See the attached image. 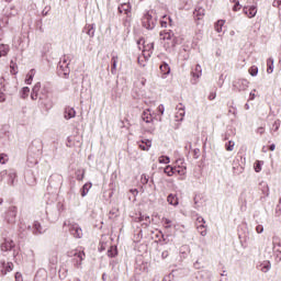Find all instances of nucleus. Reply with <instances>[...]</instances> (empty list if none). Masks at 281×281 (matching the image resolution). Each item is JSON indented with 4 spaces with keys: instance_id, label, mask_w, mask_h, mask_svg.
I'll list each match as a JSON object with an SVG mask.
<instances>
[{
    "instance_id": "nucleus-1",
    "label": "nucleus",
    "mask_w": 281,
    "mask_h": 281,
    "mask_svg": "<svg viewBox=\"0 0 281 281\" xmlns=\"http://www.w3.org/2000/svg\"><path fill=\"white\" fill-rule=\"evenodd\" d=\"M32 100H38L41 106H44L47 111L52 109V101H49V88H41V82L34 85L31 92Z\"/></svg>"
},
{
    "instance_id": "nucleus-53",
    "label": "nucleus",
    "mask_w": 281,
    "mask_h": 281,
    "mask_svg": "<svg viewBox=\"0 0 281 281\" xmlns=\"http://www.w3.org/2000/svg\"><path fill=\"white\" fill-rule=\"evenodd\" d=\"M57 210L60 214V212H64L65 211V205L63 203H57Z\"/></svg>"
},
{
    "instance_id": "nucleus-22",
    "label": "nucleus",
    "mask_w": 281,
    "mask_h": 281,
    "mask_svg": "<svg viewBox=\"0 0 281 281\" xmlns=\"http://www.w3.org/2000/svg\"><path fill=\"white\" fill-rule=\"evenodd\" d=\"M15 179H16V171L10 170L7 178L8 186H14Z\"/></svg>"
},
{
    "instance_id": "nucleus-40",
    "label": "nucleus",
    "mask_w": 281,
    "mask_h": 281,
    "mask_svg": "<svg viewBox=\"0 0 281 281\" xmlns=\"http://www.w3.org/2000/svg\"><path fill=\"white\" fill-rule=\"evenodd\" d=\"M158 162L159 164H169L170 162V157H168V156H160L158 158Z\"/></svg>"
},
{
    "instance_id": "nucleus-52",
    "label": "nucleus",
    "mask_w": 281,
    "mask_h": 281,
    "mask_svg": "<svg viewBox=\"0 0 281 281\" xmlns=\"http://www.w3.org/2000/svg\"><path fill=\"white\" fill-rule=\"evenodd\" d=\"M15 281H23V274L21 272L15 273Z\"/></svg>"
},
{
    "instance_id": "nucleus-3",
    "label": "nucleus",
    "mask_w": 281,
    "mask_h": 281,
    "mask_svg": "<svg viewBox=\"0 0 281 281\" xmlns=\"http://www.w3.org/2000/svg\"><path fill=\"white\" fill-rule=\"evenodd\" d=\"M142 25L145 30H155L157 25V15H155V12L147 11L142 18Z\"/></svg>"
},
{
    "instance_id": "nucleus-34",
    "label": "nucleus",
    "mask_w": 281,
    "mask_h": 281,
    "mask_svg": "<svg viewBox=\"0 0 281 281\" xmlns=\"http://www.w3.org/2000/svg\"><path fill=\"white\" fill-rule=\"evenodd\" d=\"M262 166H265V161L262 160H257L254 165L255 172H261Z\"/></svg>"
},
{
    "instance_id": "nucleus-15",
    "label": "nucleus",
    "mask_w": 281,
    "mask_h": 281,
    "mask_svg": "<svg viewBox=\"0 0 281 281\" xmlns=\"http://www.w3.org/2000/svg\"><path fill=\"white\" fill-rule=\"evenodd\" d=\"M119 12L120 14H131V3L130 2H122L120 5H119Z\"/></svg>"
},
{
    "instance_id": "nucleus-61",
    "label": "nucleus",
    "mask_w": 281,
    "mask_h": 281,
    "mask_svg": "<svg viewBox=\"0 0 281 281\" xmlns=\"http://www.w3.org/2000/svg\"><path fill=\"white\" fill-rule=\"evenodd\" d=\"M160 25L161 27H168V22H166L165 20H161Z\"/></svg>"
},
{
    "instance_id": "nucleus-63",
    "label": "nucleus",
    "mask_w": 281,
    "mask_h": 281,
    "mask_svg": "<svg viewBox=\"0 0 281 281\" xmlns=\"http://www.w3.org/2000/svg\"><path fill=\"white\" fill-rule=\"evenodd\" d=\"M142 87H145L146 86V78H140L139 80Z\"/></svg>"
},
{
    "instance_id": "nucleus-43",
    "label": "nucleus",
    "mask_w": 281,
    "mask_h": 281,
    "mask_svg": "<svg viewBox=\"0 0 281 281\" xmlns=\"http://www.w3.org/2000/svg\"><path fill=\"white\" fill-rule=\"evenodd\" d=\"M10 171L8 170H2L0 172V181H5V178L8 179V175H9Z\"/></svg>"
},
{
    "instance_id": "nucleus-37",
    "label": "nucleus",
    "mask_w": 281,
    "mask_h": 281,
    "mask_svg": "<svg viewBox=\"0 0 281 281\" xmlns=\"http://www.w3.org/2000/svg\"><path fill=\"white\" fill-rule=\"evenodd\" d=\"M235 146H236V143H234V140H228L225 144V148H226V150H228V153H232V150H234Z\"/></svg>"
},
{
    "instance_id": "nucleus-55",
    "label": "nucleus",
    "mask_w": 281,
    "mask_h": 281,
    "mask_svg": "<svg viewBox=\"0 0 281 281\" xmlns=\"http://www.w3.org/2000/svg\"><path fill=\"white\" fill-rule=\"evenodd\" d=\"M164 41H170V38H172V34L170 33H165L164 36H162Z\"/></svg>"
},
{
    "instance_id": "nucleus-16",
    "label": "nucleus",
    "mask_w": 281,
    "mask_h": 281,
    "mask_svg": "<svg viewBox=\"0 0 281 281\" xmlns=\"http://www.w3.org/2000/svg\"><path fill=\"white\" fill-rule=\"evenodd\" d=\"M65 120H72V117H76V110L71 106H67L64 112Z\"/></svg>"
},
{
    "instance_id": "nucleus-49",
    "label": "nucleus",
    "mask_w": 281,
    "mask_h": 281,
    "mask_svg": "<svg viewBox=\"0 0 281 281\" xmlns=\"http://www.w3.org/2000/svg\"><path fill=\"white\" fill-rule=\"evenodd\" d=\"M140 181H142V183H143L144 186H146V183H148V176L142 175V176H140Z\"/></svg>"
},
{
    "instance_id": "nucleus-31",
    "label": "nucleus",
    "mask_w": 281,
    "mask_h": 281,
    "mask_svg": "<svg viewBox=\"0 0 281 281\" xmlns=\"http://www.w3.org/2000/svg\"><path fill=\"white\" fill-rule=\"evenodd\" d=\"M108 256L109 258H115V256H117V247L111 246L108 250Z\"/></svg>"
},
{
    "instance_id": "nucleus-59",
    "label": "nucleus",
    "mask_w": 281,
    "mask_h": 281,
    "mask_svg": "<svg viewBox=\"0 0 281 281\" xmlns=\"http://www.w3.org/2000/svg\"><path fill=\"white\" fill-rule=\"evenodd\" d=\"M198 223H200V225H205V218L202 216L198 217Z\"/></svg>"
},
{
    "instance_id": "nucleus-21",
    "label": "nucleus",
    "mask_w": 281,
    "mask_h": 281,
    "mask_svg": "<svg viewBox=\"0 0 281 281\" xmlns=\"http://www.w3.org/2000/svg\"><path fill=\"white\" fill-rule=\"evenodd\" d=\"M13 269H14V263H12V262L3 263L1 273H2V276H8V273H10V271H12Z\"/></svg>"
},
{
    "instance_id": "nucleus-27",
    "label": "nucleus",
    "mask_w": 281,
    "mask_h": 281,
    "mask_svg": "<svg viewBox=\"0 0 281 281\" xmlns=\"http://www.w3.org/2000/svg\"><path fill=\"white\" fill-rule=\"evenodd\" d=\"M34 76H36V70L31 69L27 75H26V79H25V83L26 85H32V80H34Z\"/></svg>"
},
{
    "instance_id": "nucleus-50",
    "label": "nucleus",
    "mask_w": 281,
    "mask_h": 281,
    "mask_svg": "<svg viewBox=\"0 0 281 281\" xmlns=\"http://www.w3.org/2000/svg\"><path fill=\"white\" fill-rule=\"evenodd\" d=\"M5 90H0V102H5Z\"/></svg>"
},
{
    "instance_id": "nucleus-44",
    "label": "nucleus",
    "mask_w": 281,
    "mask_h": 281,
    "mask_svg": "<svg viewBox=\"0 0 281 281\" xmlns=\"http://www.w3.org/2000/svg\"><path fill=\"white\" fill-rule=\"evenodd\" d=\"M279 130H280V120H277V121H274L271 131H273L276 133Z\"/></svg>"
},
{
    "instance_id": "nucleus-30",
    "label": "nucleus",
    "mask_w": 281,
    "mask_h": 281,
    "mask_svg": "<svg viewBox=\"0 0 281 281\" xmlns=\"http://www.w3.org/2000/svg\"><path fill=\"white\" fill-rule=\"evenodd\" d=\"M223 25H225V20H218L215 23V32H217L218 34H221V32H223Z\"/></svg>"
},
{
    "instance_id": "nucleus-60",
    "label": "nucleus",
    "mask_w": 281,
    "mask_h": 281,
    "mask_svg": "<svg viewBox=\"0 0 281 281\" xmlns=\"http://www.w3.org/2000/svg\"><path fill=\"white\" fill-rule=\"evenodd\" d=\"M257 133H258L259 135H263V134H265V127H258V128H257Z\"/></svg>"
},
{
    "instance_id": "nucleus-11",
    "label": "nucleus",
    "mask_w": 281,
    "mask_h": 281,
    "mask_svg": "<svg viewBox=\"0 0 281 281\" xmlns=\"http://www.w3.org/2000/svg\"><path fill=\"white\" fill-rule=\"evenodd\" d=\"M58 76L61 78H68L69 77V64H58Z\"/></svg>"
},
{
    "instance_id": "nucleus-33",
    "label": "nucleus",
    "mask_w": 281,
    "mask_h": 281,
    "mask_svg": "<svg viewBox=\"0 0 281 281\" xmlns=\"http://www.w3.org/2000/svg\"><path fill=\"white\" fill-rule=\"evenodd\" d=\"M267 74H273V58L270 57L267 59Z\"/></svg>"
},
{
    "instance_id": "nucleus-23",
    "label": "nucleus",
    "mask_w": 281,
    "mask_h": 281,
    "mask_svg": "<svg viewBox=\"0 0 281 281\" xmlns=\"http://www.w3.org/2000/svg\"><path fill=\"white\" fill-rule=\"evenodd\" d=\"M176 164L181 165V166L178 167L179 169L176 168L177 175H180L181 177H183V175H186V166H183V159H178L176 161Z\"/></svg>"
},
{
    "instance_id": "nucleus-48",
    "label": "nucleus",
    "mask_w": 281,
    "mask_h": 281,
    "mask_svg": "<svg viewBox=\"0 0 281 281\" xmlns=\"http://www.w3.org/2000/svg\"><path fill=\"white\" fill-rule=\"evenodd\" d=\"M256 232H257V234H262V232H265V226L258 224V225L256 226Z\"/></svg>"
},
{
    "instance_id": "nucleus-47",
    "label": "nucleus",
    "mask_w": 281,
    "mask_h": 281,
    "mask_svg": "<svg viewBox=\"0 0 281 281\" xmlns=\"http://www.w3.org/2000/svg\"><path fill=\"white\" fill-rule=\"evenodd\" d=\"M5 79L3 77L0 78V91H5Z\"/></svg>"
},
{
    "instance_id": "nucleus-56",
    "label": "nucleus",
    "mask_w": 281,
    "mask_h": 281,
    "mask_svg": "<svg viewBox=\"0 0 281 281\" xmlns=\"http://www.w3.org/2000/svg\"><path fill=\"white\" fill-rule=\"evenodd\" d=\"M273 8H280L281 5V0H274L272 3Z\"/></svg>"
},
{
    "instance_id": "nucleus-19",
    "label": "nucleus",
    "mask_w": 281,
    "mask_h": 281,
    "mask_svg": "<svg viewBox=\"0 0 281 281\" xmlns=\"http://www.w3.org/2000/svg\"><path fill=\"white\" fill-rule=\"evenodd\" d=\"M193 14L195 19H198V21H201V19L205 16V9H203L202 7H196Z\"/></svg>"
},
{
    "instance_id": "nucleus-38",
    "label": "nucleus",
    "mask_w": 281,
    "mask_h": 281,
    "mask_svg": "<svg viewBox=\"0 0 281 281\" xmlns=\"http://www.w3.org/2000/svg\"><path fill=\"white\" fill-rule=\"evenodd\" d=\"M27 95H30V88L29 87L22 88L21 98H23V100H25V98H27Z\"/></svg>"
},
{
    "instance_id": "nucleus-20",
    "label": "nucleus",
    "mask_w": 281,
    "mask_h": 281,
    "mask_svg": "<svg viewBox=\"0 0 281 281\" xmlns=\"http://www.w3.org/2000/svg\"><path fill=\"white\" fill-rule=\"evenodd\" d=\"M137 223H144L146 227L150 225V216L139 214L138 217H136Z\"/></svg>"
},
{
    "instance_id": "nucleus-25",
    "label": "nucleus",
    "mask_w": 281,
    "mask_h": 281,
    "mask_svg": "<svg viewBox=\"0 0 281 281\" xmlns=\"http://www.w3.org/2000/svg\"><path fill=\"white\" fill-rule=\"evenodd\" d=\"M259 269L260 271H262V273H268V271H271V262L263 261L262 263H260Z\"/></svg>"
},
{
    "instance_id": "nucleus-58",
    "label": "nucleus",
    "mask_w": 281,
    "mask_h": 281,
    "mask_svg": "<svg viewBox=\"0 0 281 281\" xmlns=\"http://www.w3.org/2000/svg\"><path fill=\"white\" fill-rule=\"evenodd\" d=\"M209 100H216V92H211L209 94Z\"/></svg>"
},
{
    "instance_id": "nucleus-18",
    "label": "nucleus",
    "mask_w": 281,
    "mask_h": 281,
    "mask_svg": "<svg viewBox=\"0 0 281 281\" xmlns=\"http://www.w3.org/2000/svg\"><path fill=\"white\" fill-rule=\"evenodd\" d=\"M167 203H169V205H173V207H177V205H179V198L177 196V194L170 193L167 196Z\"/></svg>"
},
{
    "instance_id": "nucleus-24",
    "label": "nucleus",
    "mask_w": 281,
    "mask_h": 281,
    "mask_svg": "<svg viewBox=\"0 0 281 281\" xmlns=\"http://www.w3.org/2000/svg\"><path fill=\"white\" fill-rule=\"evenodd\" d=\"M111 63H112L111 74L115 76V74H117V55L112 56Z\"/></svg>"
},
{
    "instance_id": "nucleus-57",
    "label": "nucleus",
    "mask_w": 281,
    "mask_h": 281,
    "mask_svg": "<svg viewBox=\"0 0 281 281\" xmlns=\"http://www.w3.org/2000/svg\"><path fill=\"white\" fill-rule=\"evenodd\" d=\"M60 65H69V61L67 60V57H64L59 61Z\"/></svg>"
},
{
    "instance_id": "nucleus-54",
    "label": "nucleus",
    "mask_w": 281,
    "mask_h": 281,
    "mask_svg": "<svg viewBox=\"0 0 281 281\" xmlns=\"http://www.w3.org/2000/svg\"><path fill=\"white\" fill-rule=\"evenodd\" d=\"M166 111V108L164 106V104L158 105V112L164 115V112Z\"/></svg>"
},
{
    "instance_id": "nucleus-36",
    "label": "nucleus",
    "mask_w": 281,
    "mask_h": 281,
    "mask_svg": "<svg viewBox=\"0 0 281 281\" xmlns=\"http://www.w3.org/2000/svg\"><path fill=\"white\" fill-rule=\"evenodd\" d=\"M198 232L202 236H207V229H205V225L204 224L198 225Z\"/></svg>"
},
{
    "instance_id": "nucleus-17",
    "label": "nucleus",
    "mask_w": 281,
    "mask_h": 281,
    "mask_svg": "<svg viewBox=\"0 0 281 281\" xmlns=\"http://www.w3.org/2000/svg\"><path fill=\"white\" fill-rule=\"evenodd\" d=\"M151 146H153V140L150 139L138 142V147L140 148V150H150Z\"/></svg>"
},
{
    "instance_id": "nucleus-64",
    "label": "nucleus",
    "mask_w": 281,
    "mask_h": 281,
    "mask_svg": "<svg viewBox=\"0 0 281 281\" xmlns=\"http://www.w3.org/2000/svg\"><path fill=\"white\" fill-rule=\"evenodd\" d=\"M249 100H256V93L250 92V98H249Z\"/></svg>"
},
{
    "instance_id": "nucleus-2",
    "label": "nucleus",
    "mask_w": 281,
    "mask_h": 281,
    "mask_svg": "<svg viewBox=\"0 0 281 281\" xmlns=\"http://www.w3.org/2000/svg\"><path fill=\"white\" fill-rule=\"evenodd\" d=\"M139 43H143V56L138 57V64L140 67H144L146 65V61L144 60H148V58L153 56V50L155 49V43L143 41V40H140L138 44Z\"/></svg>"
},
{
    "instance_id": "nucleus-42",
    "label": "nucleus",
    "mask_w": 281,
    "mask_h": 281,
    "mask_svg": "<svg viewBox=\"0 0 281 281\" xmlns=\"http://www.w3.org/2000/svg\"><path fill=\"white\" fill-rule=\"evenodd\" d=\"M249 74L252 77L258 76V67H256V66L250 67L249 68Z\"/></svg>"
},
{
    "instance_id": "nucleus-39",
    "label": "nucleus",
    "mask_w": 281,
    "mask_h": 281,
    "mask_svg": "<svg viewBox=\"0 0 281 281\" xmlns=\"http://www.w3.org/2000/svg\"><path fill=\"white\" fill-rule=\"evenodd\" d=\"M88 36L93 38L95 36V29H93V25H88V31H87Z\"/></svg>"
},
{
    "instance_id": "nucleus-28",
    "label": "nucleus",
    "mask_w": 281,
    "mask_h": 281,
    "mask_svg": "<svg viewBox=\"0 0 281 281\" xmlns=\"http://www.w3.org/2000/svg\"><path fill=\"white\" fill-rule=\"evenodd\" d=\"M92 186L93 184L91 182H87L86 184H83V187L81 188V196H87V194H89V190H91Z\"/></svg>"
},
{
    "instance_id": "nucleus-14",
    "label": "nucleus",
    "mask_w": 281,
    "mask_h": 281,
    "mask_svg": "<svg viewBox=\"0 0 281 281\" xmlns=\"http://www.w3.org/2000/svg\"><path fill=\"white\" fill-rule=\"evenodd\" d=\"M244 14H246L248 19H254V16L258 14V9L256 8V5L244 7Z\"/></svg>"
},
{
    "instance_id": "nucleus-41",
    "label": "nucleus",
    "mask_w": 281,
    "mask_h": 281,
    "mask_svg": "<svg viewBox=\"0 0 281 281\" xmlns=\"http://www.w3.org/2000/svg\"><path fill=\"white\" fill-rule=\"evenodd\" d=\"M162 223L166 229H170V227H172V221H170L169 218H164Z\"/></svg>"
},
{
    "instance_id": "nucleus-29",
    "label": "nucleus",
    "mask_w": 281,
    "mask_h": 281,
    "mask_svg": "<svg viewBox=\"0 0 281 281\" xmlns=\"http://www.w3.org/2000/svg\"><path fill=\"white\" fill-rule=\"evenodd\" d=\"M164 172L167 177H172V175L177 172V168H173L172 166L168 165L167 167H165Z\"/></svg>"
},
{
    "instance_id": "nucleus-5",
    "label": "nucleus",
    "mask_w": 281,
    "mask_h": 281,
    "mask_svg": "<svg viewBox=\"0 0 281 281\" xmlns=\"http://www.w3.org/2000/svg\"><path fill=\"white\" fill-rule=\"evenodd\" d=\"M64 227H68L69 233L71 234V236H74V238L82 237V228L80 227V225L66 221L64 222Z\"/></svg>"
},
{
    "instance_id": "nucleus-7",
    "label": "nucleus",
    "mask_w": 281,
    "mask_h": 281,
    "mask_svg": "<svg viewBox=\"0 0 281 281\" xmlns=\"http://www.w3.org/2000/svg\"><path fill=\"white\" fill-rule=\"evenodd\" d=\"M27 229H32L35 236H38V234H45V232H47V228L43 227V225H41V222H34L33 227L29 225Z\"/></svg>"
},
{
    "instance_id": "nucleus-62",
    "label": "nucleus",
    "mask_w": 281,
    "mask_h": 281,
    "mask_svg": "<svg viewBox=\"0 0 281 281\" xmlns=\"http://www.w3.org/2000/svg\"><path fill=\"white\" fill-rule=\"evenodd\" d=\"M169 254L168 250L162 251L161 258H168Z\"/></svg>"
},
{
    "instance_id": "nucleus-26",
    "label": "nucleus",
    "mask_w": 281,
    "mask_h": 281,
    "mask_svg": "<svg viewBox=\"0 0 281 281\" xmlns=\"http://www.w3.org/2000/svg\"><path fill=\"white\" fill-rule=\"evenodd\" d=\"M10 52V46L8 44H0V58H3V56H8Z\"/></svg>"
},
{
    "instance_id": "nucleus-4",
    "label": "nucleus",
    "mask_w": 281,
    "mask_h": 281,
    "mask_svg": "<svg viewBox=\"0 0 281 281\" xmlns=\"http://www.w3.org/2000/svg\"><path fill=\"white\" fill-rule=\"evenodd\" d=\"M142 120L143 122H145V124H149V126L147 127V133H155L156 127H155V117H153V113H150V109L145 110L142 113Z\"/></svg>"
},
{
    "instance_id": "nucleus-32",
    "label": "nucleus",
    "mask_w": 281,
    "mask_h": 281,
    "mask_svg": "<svg viewBox=\"0 0 281 281\" xmlns=\"http://www.w3.org/2000/svg\"><path fill=\"white\" fill-rule=\"evenodd\" d=\"M160 71L165 76H168L170 74V66L168 64L164 63L162 65H160Z\"/></svg>"
},
{
    "instance_id": "nucleus-12",
    "label": "nucleus",
    "mask_w": 281,
    "mask_h": 281,
    "mask_svg": "<svg viewBox=\"0 0 281 281\" xmlns=\"http://www.w3.org/2000/svg\"><path fill=\"white\" fill-rule=\"evenodd\" d=\"M0 247H1V251H12V249H14L15 247V244H14V240L10 238H5Z\"/></svg>"
},
{
    "instance_id": "nucleus-10",
    "label": "nucleus",
    "mask_w": 281,
    "mask_h": 281,
    "mask_svg": "<svg viewBox=\"0 0 281 281\" xmlns=\"http://www.w3.org/2000/svg\"><path fill=\"white\" fill-rule=\"evenodd\" d=\"M176 111V122H183V117H186V106L180 103L179 105H177Z\"/></svg>"
},
{
    "instance_id": "nucleus-45",
    "label": "nucleus",
    "mask_w": 281,
    "mask_h": 281,
    "mask_svg": "<svg viewBox=\"0 0 281 281\" xmlns=\"http://www.w3.org/2000/svg\"><path fill=\"white\" fill-rule=\"evenodd\" d=\"M76 175H77V181H82V179H85V170L82 171L78 170Z\"/></svg>"
},
{
    "instance_id": "nucleus-8",
    "label": "nucleus",
    "mask_w": 281,
    "mask_h": 281,
    "mask_svg": "<svg viewBox=\"0 0 281 281\" xmlns=\"http://www.w3.org/2000/svg\"><path fill=\"white\" fill-rule=\"evenodd\" d=\"M233 87L237 91H246V89H248L249 87V81H247L246 79H238L234 82Z\"/></svg>"
},
{
    "instance_id": "nucleus-9",
    "label": "nucleus",
    "mask_w": 281,
    "mask_h": 281,
    "mask_svg": "<svg viewBox=\"0 0 281 281\" xmlns=\"http://www.w3.org/2000/svg\"><path fill=\"white\" fill-rule=\"evenodd\" d=\"M74 262L76 269H81L82 267V260H85V252L83 251H75L74 254Z\"/></svg>"
},
{
    "instance_id": "nucleus-6",
    "label": "nucleus",
    "mask_w": 281,
    "mask_h": 281,
    "mask_svg": "<svg viewBox=\"0 0 281 281\" xmlns=\"http://www.w3.org/2000/svg\"><path fill=\"white\" fill-rule=\"evenodd\" d=\"M16 206H10L5 212L4 218L9 225H14L16 223Z\"/></svg>"
},
{
    "instance_id": "nucleus-51",
    "label": "nucleus",
    "mask_w": 281,
    "mask_h": 281,
    "mask_svg": "<svg viewBox=\"0 0 281 281\" xmlns=\"http://www.w3.org/2000/svg\"><path fill=\"white\" fill-rule=\"evenodd\" d=\"M235 1V5L233 7V11L234 12H238V10H240V2L239 1H236V0H234Z\"/></svg>"
},
{
    "instance_id": "nucleus-35",
    "label": "nucleus",
    "mask_w": 281,
    "mask_h": 281,
    "mask_svg": "<svg viewBox=\"0 0 281 281\" xmlns=\"http://www.w3.org/2000/svg\"><path fill=\"white\" fill-rule=\"evenodd\" d=\"M273 249H274V254H277V258H280L281 260V245L280 243H273Z\"/></svg>"
},
{
    "instance_id": "nucleus-46",
    "label": "nucleus",
    "mask_w": 281,
    "mask_h": 281,
    "mask_svg": "<svg viewBox=\"0 0 281 281\" xmlns=\"http://www.w3.org/2000/svg\"><path fill=\"white\" fill-rule=\"evenodd\" d=\"M0 164H8V155L0 154Z\"/></svg>"
},
{
    "instance_id": "nucleus-13",
    "label": "nucleus",
    "mask_w": 281,
    "mask_h": 281,
    "mask_svg": "<svg viewBox=\"0 0 281 281\" xmlns=\"http://www.w3.org/2000/svg\"><path fill=\"white\" fill-rule=\"evenodd\" d=\"M191 74L193 77V85H196V82H199V78L203 76V68H201V65L198 64Z\"/></svg>"
}]
</instances>
